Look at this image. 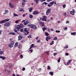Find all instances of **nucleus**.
<instances>
[{
    "mask_svg": "<svg viewBox=\"0 0 76 76\" xmlns=\"http://www.w3.org/2000/svg\"><path fill=\"white\" fill-rule=\"evenodd\" d=\"M20 26H20L21 28H23V24L22 23H21L20 24Z\"/></svg>",
    "mask_w": 76,
    "mask_h": 76,
    "instance_id": "30",
    "label": "nucleus"
},
{
    "mask_svg": "<svg viewBox=\"0 0 76 76\" xmlns=\"http://www.w3.org/2000/svg\"><path fill=\"white\" fill-rule=\"evenodd\" d=\"M56 32H60V30H56Z\"/></svg>",
    "mask_w": 76,
    "mask_h": 76,
    "instance_id": "48",
    "label": "nucleus"
},
{
    "mask_svg": "<svg viewBox=\"0 0 76 76\" xmlns=\"http://www.w3.org/2000/svg\"><path fill=\"white\" fill-rule=\"evenodd\" d=\"M8 35H16V33L15 32H10L8 34Z\"/></svg>",
    "mask_w": 76,
    "mask_h": 76,
    "instance_id": "14",
    "label": "nucleus"
},
{
    "mask_svg": "<svg viewBox=\"0 0 76 76\" xmlns=\"http://www.w3.org/2000/svg\"><path fill=\"white\" fill-rule=\"evenodd\" d=\"M7 73H8V74H9L10 72V71H9L8 70H7Z\"/></svg>",
    "mask_w": 76,
    "mask_h": 76,
    "instance_id": "41",
    "label": "nucleus"
},
{
    "mask_svg": "<svg viewBox=\"0 0 76 76\" xmlns=\"http://www.w3.org/2000/svg\"><path fill=\"white\" fill-rule=\"evenodd\" d=\"M34 66L31 67V70H33V69H34Z\"/></svg>",
    "mask_w": 76,
    "mask_h": 76,
    "instance_id": "60",
    "label": "nucleus"
},
{
    "mask_svg": "<svg viewBox=\"0 0 76 76\" xmlns=\"http://www.w3.org/2000/svg\"><path fill=\"white\" fill-rule=\"evenodd\" d=\"M54 1H52L49 3V4H51V6H53L54 4Z\"/></svg>",
    "mask_w": 76,
    "mask_h": 76,
    "instance_id": "20",
    "label": "nucleus"
},
{
    "mask_svg": "<svg viewBox=\"0 0 76 76\" xmlns=\"http://www.w3.org/2000/svg\"><path fill=\"white\" fill-rule=\"evenodd\" d=\"M28 38H31L32 37H31V35H29L28 36Z\"/></svg>",
    "mask_w": 76,
    "mask_h": 76,
    "instance_id": "43",
    "label": "nucleus"
},
{
    "mask_svg": "<svg viewBox=\"0 0 76 76\" xmlns=\"http://www.w3.org/2000/svg\"><path fill=\"white\" fill-rule=\"evenodd\" d=\"M40 42V40H39L37 41V42Z\"/></svg>",
    "mask_w": 76,
    "mask_h": 76,
    "instance_id": "64",
    "label": "nucleus"
},
{
    "mask_svg": "<svg viewBox=\"0 0 76 76\" xmlns=\"http://www.w3.org/2000/svg\"><path fill=\"white\" fill-rule=\"evenodd\" d=\"M20 57L21 58H23V55H21Z\"/></svg>",
    "mask_w": 76,
    "mask_h": 76,
    "instance_id": "51",
    "label": "nucleus"
},
{
    "mask_svg": "<svg viewBox=\"0 0 76 76\" xmlns=\"http://www.w3.org/2000/svg\"><path fill=\"white\" fill-rule=\"evenodd\" d=\"M56 6H59V4L58 3H57L56 4Z\"/></svg>",
    "mask_w": 76,
    "mask_h": 76,
    "instance_id": "47",
    "label": "nucleus"
},
{
    "mask_svg": "<svg viewBox=\"0 0 76 76\" xmlns=\"http://www.w3.org/2000/svg\"><path fill=\"white\" fill-rule=\"evenodd\" d=\"M65 55L67 56H69V54L67 53H65Z\"/></svg>",
    "mask_w": 76,
    "mask_h": 76,
    "instance_id": "54",
    "label": "nucleus"
},
{
    "mask_svg": "<svg viewBox=\"0 0 76 76\" xmlns=\"http://www.w3.org/2000/svg\"><path fill=\"white\" fill-rule=\"evenodd\" d=\"M5 23L4 20H2L0 21V23L1 24H2V23Z\"/></svg>",
    "mask_w": 76,
    "mask_h": 76,
    "instance_id": "18",
    "label": "nucleus"
},
{
    "mask_svg": "<svg viewBox=\"0 0 76 76\" xmlns=\"http://www.w3.org/2000/svg\"><path fill=\"white\" fill-rule=\"evenodd\" d=\"M72 61V60H70L68 61V62H69V63H70V62Z\"/></svg>",
    "mask_w": 76,
    "mask_h": 76,
    "instance_id": "53",
    "label": "nucleus"
},
{
    "mask_svg": "<svg viewBox=\"0 0 76 76\" xmlns=\"http://www.w3.org/2000/svg\"><path fill=\"white\" fill-rule=\"evenodd\" d=\"M48 39H51V37H46V41H48Z\"/></svg>",
    "mask_w": 76,
    "mask_h": 76,
    "instance_id": "12",
    "label": "nucleus"
},
{
    "mask_svg": "<svg viewBox=\"0 0 76 76\" xmlns=\"http://www.w3.org/2000/svg\"><path fill=\"white\" fill-rule=\"evenodd\" d=\"M42 29L43 30V32H45V30L47 29V27L43 28H42Z\"/></svg>",
    "mask_w": 76,
    "mask_h": 76,
    "instance_id": "21",
    "label": "nucleus"
},
{
    "mask_svg": "<svg viewBox=\"0 0 76 76\" xmlns=\"http://www.w3.org/2000/svg\"><path fill=\"white\" fill-rule=\"evenodd\" d=\"M3 52H4V51H0V54H1V55H2V54H3Z\"/></svg>",
    "mask_w": 76,
    "mask_h": 76,
    "instance_id": "32",
    "label": "nucleus"
},
{
    "mask_svg": "<svg viewBox=\"0 0 76 76\" xmlns=\"http://www.w3.org/2000/svg\"><path fill=\"white\" fill-rule=\"evenodd\" d=\"M44 4H45V5H47V4H48V3L45 2H44Z\"/></svg>",
    "mask_w": 76,
    "mask_h": 76,
    "instance_id": "57",
    "label": "nucleus"
},
{
    "mask_svg": "<svg viewBox=\"0 0 76 76\" xmlns=\"http://www.w3.org/2000/svg\"><path fill=\"white\" fill-rule=\"evenodd\" d=\"M34 44H32L31 46L29 48V50H31L32 48V47H34Z\"/></svg>",
    "mask_w": 76,
    "mask_h": 76,
    "instance_id": "24",
    "label": "nucleus"
},
{
    "mask_svg": "<svg viewBox=\"0 0 76 76\" xmlns=\"http://www.w3.org/2000/svg\"><path fill=\"white\" fill-rule=\"evenodd\" d=\"M0 58H2V60H4L6 59V57L4 56H0Z\"/></svg>",
    "mask_w": 76,
    "mask_h": 76,
    "instance_id": "15",
    "label": "nucleus"
},
{
    "mask_svg": "<svg viewBox=\"0 0 76 76\" xmlns=\"http://www.w3.org/2000/svg\"><path fill=\"white\" fill-rule=\"evenodd\" d=\"M34 1L36 2L37 4L38 3V2L39 1V0H34Z\"/></svg>",
    "mask_w": 76,
    "mask_h": 76,
    "instance_id": "27",
    "label": "nucleus"
},
{
    "mask_svg": "<svg viewBox=\"0 0 76 76\" xmlns=\"http://www.w3.org/2000/svg\"><path fill=\"white\" fill-rule=\"evenodd\" d=\"M4 26H7L8 27L10 25V23L8 22L6 23H5L4 24Z\"/></svg>",
    "mask_w": 76,
    "mask_h": 76,
    "instance_id": "3",
    "label": "nucleus"
},
{
    "mask_svg": "<svg viewBox=\"0 0 76 76\" xmlns=\"http://www.w3.org/2000/svg\"><path fill=\"white\" fill-rule=\"evenodd\" d=\"M56 54H57L56 53H54L53 54V55L54 56H56Z\"/></svg>",
    "mask_w": 76,
    "mask_h": 76,
    "instance_id": "59",
    "label": "nucleus"
},
{
    "mask_svg": "<svg viewBox=\"0 0 76 76\" xmlns=\"http://www.w3.org/2000/svg\"><path fill=\"white\" fill-rule=\"evenodd\" d=\"M48 7H51V6H52L51 5H50L49 4H48Z\"/></svg>",
    "mask_w": 76,
    "mask_h": 76,
    "instance_id": "58",
    "label": "nucleus"
},
{
    "mask_svg": "<svg viewBox=\"0 0 76 76\" xmlns=\"http://www.w3.org/2000/svg\"><path fill=\"white\" fill-rule=\"evenodd\" d=\"M24 41V39H23V40H21V43H23Z\"/></svg>",
    "mask_w": 76,
    "mask_h": 76,
    "instance_id": "56",
    "label": "nucleus"
},
{
    "mask_svg": "<svg viewBox=\"0 0 76 76\" xmlns=\"http://www.w3.org/2000/svg\"><path fill=\"white\" fill-rule=\"evenodd\" d=\"M60 59H61V58L59 57L58 60V63H60Z\"/></svg>",
    "mask_w": 76,
    "mask_h": 76,
    "instance_id": "31",
    "label": "nucleus"
},
{
    "mask_svg": "<svg viewBox=\"0 0 76 76\" xmlns=\"http://www.w3.org/2000/svg\"><path fill=\"white\" fill-rule=\"evenodd\" d=\"M23 71H24V70H25V67H23L22 69Z\"/></svg>",
    "mask_w": 76,
    "mask_h": 76,
    "instance_id": "49",
    "label": "nucleus"
},
{
    "mask_svg": "<svg viewBox=\"0 0 76 76\" xmlns=\"http://www.w3.org/2000/svg\"><path fill=\"white\" fill-rule=\"evenodd\" d=\"M67 29V27H65L64 28V30H65V31H66Z\"/></svg>",
    "mask_w": 76,
    "mask_h": 76,
    "instance_id": "52",
    "label": "nucleus"
},
{
    "mask_svg": "<svg viewBox=\"0 0 76 76\" xmlns=\"http://www.w3.org/2000/svg\"><path fill=\"white\" fill-rule=\"evenodd\" d=\"M39 25L41 26H44V23H42V22L40 21L39 22Z\"/></svg>",
    "mask_w": 76,
    "mask_h": 76,
    "instance_id": "11",
    "label": "nucleus"
},
{
    "mask_svg": "<svg viewBox=\"0 0 76 76\" xmlns=\"http://www.w3.org/2000/svg\"><path fill=\"white\" fill-rule=\"evenodd\" d=\"M18 46V42H16L15 44L14 47H17Z\"/></svg>",
    "mask_w": 76,
    "mask_h": 76,
    "instance_id": "26",
    "label": "nucleus"
},
{
    "mask_svg": "<svg viewBox=\"0 0 76 76\" xmlns=\"http://www.w3.org/2000/svg\"><path fill=\"white\" fill-rule=\"evenodd\" d=\"M32 8H31L29 9V12H31L32 11Z\"/></svg>",
    "mask_w": 76,
    "mask_h": 76,
    "instance_id": "29",
    "label": "nucleus"
},
{
    "mask_svg": "<svg viewBox=\"0 0 76 76\" xmlns=\"http://www.w3.org/2000/svg\"><path fill=\"white\" fill-rule=\"evenodd\" d=\"M39 13V12L37 11L36 10L35 11H34V12H33V15H37V14H38Z\"/></svg>",
    "mask_w": 76,
    "mask_h": 76,
    "instance_id": "13",
    "label": "nucleus"
},
{
    "mask_svg": "<svg viewBox=\"0 0 76 76\" xmlns=\"http://www.w3.org/2000/svg\"><path fill=\"white\" fill-rule=\"evenodd\" d=\"M51 69V67H50V66H48V68H47V69L48 70H50Z\"/></svg>",
    "mask_w": 76,
    "mask_h": 76,
    "instance_id": "33",
    "label": "nucleus"
},
{
    "mask_svg": "<svg viewBox=\"0 0 76 76\" xmlns=\"http://www.w3.org/2000/svg\"><path fill=\"white\" fill-rule=\"evenodd\" d=\"M29 29L28 28H24V32H27V34H29Z\"/></svg>",
    "mask_w": 76,
    "mask_h": 76,
    "instance_id": "5",
    "label": "nucleus"
},
{
    "mask_svg": "<svg viewBox=\"0 0 76 76\" xmlns=\"http://www.w3.org/2000/svg\"><path fill=\"white\" fill-rule=\"evenodd\" d=\"M27 26H29L31 28H32L34 30H36L37 29V26L34 24H28L27 25Z\"/></svg>",
    "mask_w": 76,
    "mask_h": 76,
    "instance_id": "1",
    "label": "nucleus"
},
{
    "mask_svg": "<svg viewBox=\"0 0 76 76\" xmlns=\"http://www.w3.org/2000/svg\"><path fill=\"white\" fill-rule=\"evenodd\" d=\"M9 12V11L7 10H5V13H4V15H6V14H7V13Z\"/></svg>",
    "mask_w": 76,
    "mask_h": 76,
    "instance_id": "17",
    "label": "nucleus"
},
{
    "mask_svg": "<svg viewBox=\"0 0 76 76\" xmlns=\"http://www.w3.org/2000/svg\"><path fill=\"white\" fill-rule=\"evenodd\" d=\"M50 75H51L52 76H53L54 74L53 73V72H50L49 73Z\"/></svg>",
    "mask_w": 76,
    "mask_h": 76,
    "instance_id": "25",
    "label": "nucleus"
},
{
    "mask_svg": "<svg viewBox=\"0 0 76 76\" xmlns=\"http://www.w3.org/2000/svg\"><path fill=\"white\" fill-rule=\"evenodd\" d=\"M66 4H63L62 6L63 8H65V7H66Z\"/></svg>",
    "mask_w": 76,
    "mask_h": 76,
    "instance_id": "38",
    "label": "nucleus"
},
{
    "mask_svg": "<svg viewBox=\"0 0 76 76\" xmlns=\"http://www.w3.org/2000/svg\"><path fill=\"white\" fill-rule=\"evenodd\" d=\"M21 47V44H19L18 46V48H20Z\"/></svg>",
    "mask_w": 76,
    "mask_h": 76,
    "instance_id": "28",
    "label": "nucleus"
},
{
    "mask_svg": "<svg viewBox=\"0 0 76 76\" xmlns=\"http://www.w3.org/2000/svg\"><path fill=\"white\" fill-rule=\"evenodd\" d=\"M42 69H41V68H39V69H38V71L39 72H41V71H42Z\"/></svg>",
    "mask_w": 76,
    "mask_h": 76,
    "instance_id": "42",
    "label": "nucleus"
},
{
    "mask_svg": "<svg viewBox=\"0 0 76 76\" xmlns=\"http://www.w3.org/2000/svg\"><path fill=\"white\" fill-rule=\"evenodd\" d=\"M9 5L11 8H13V5H12V4L10 2L9 3Z\"/></svg>",
    "mask_w": 76,
    "mask_h": 76,
    "instance_id": "19",
    "label": "nucleus"
},
{
    "mask_svg": "<svg viewBox=\"0 0 76 76\" xmlns=\"http://www.w3.org/2000/svg\"><path fill=\"white\" fill-rule=\"evenodd\" d=\"M40 20H41L43 21V18H40Z\"/></svg>",
    "mask_w": 76,
    "mask_h": 76,
    "instance_id": "62",
    "label": "nucleus"
},
{
    "mask_svg": "<svg viewBox=\"0 0 76 76\" xmlns=\"http://www.w3.org/2000/svg\"><path fill=\"white\" fill-rule=\"evenodd\" d=\"M71 34V35H76V32H74L73 33H72Z\"/></svg>",
    "mask_w": 76,
    "mask_h": 76,
    "instance_id": "35",
    "label": "nucleus"
},
{
    "mask_svg": "<svg viewBox=\"0 0 76 76\" xmlns=\"http://www.w3.org/2000/svg\"><path fill=\"white\" fill-rule=\"evenodd\" d=\"M20 32H23V29H22L21 30H20Z\"/></svg>",
    "mask_w": 76,
    "mask_h": 76,
    "instance_id": "46",
    "label": "nucleus"
},
{
    "mask_svg": "<svg viewBox=\"0 0 76 76\" xmlns=\"http://www.w3.org/2000/svg\"><path fill=\"white\" fill-rule=\"evenodd\" d=\"M20 20H17L16 21H15V23H18V22H19V21H20Z\"/></svg>",
    "mask_w": 76,
    "mask_h": 76,
    "instance_id": "37",
    "label": "nucleus"
},
{
    "mask_svg": "<svg viewBox=\"0 0 76 76\" xmlns=\"http://www.w3.org/2000/svg\"><path fill=\"white\" fill-rule=\"evenodd\" d=\"M41 2H42V1H45V0H40Z\"/></svg>",
    "mask_w": 76,
    "mask_h": 76,
    "instance_id": "55",
    "label": "nucleus"
},
{
    "mask_svg": "<svg viewBox=\"0 0 76 76\" xmlns=\"http://www.w3.org/2000/svg\"><path fill=\"white\" fill-rule=\"evenodd\" d=\"M42 18H43V21H45V22L47 21V19H46L47 18V17L45 15H44Z\"/></svg>",
    "mask_w": 76,
    "mask_h": 76,
    "instance_id": "7",
    "label": "nucleus"
},
{
    "mask_svg": "<svg viewBox=\"0 0 76 76\" xmlns=\"http://www.w3.org/2000/svg\"><path fill=\"white\" fill-rule=\"evenodd\" d=\"M57 37H55L53 39V40H57Z\"/></svg>",
    "mask_w": 76,
    "mask_h": 76,
    "instance_id": "36",
    "label": "nucleus"
},
{
    "mask_svg": "<svg viewBox=\"0 0 76 76\" xmlns=\"http://www.w3.org/2000/svg\"><path fill=\"white\" fill-rule=\"evenodd\" d=\"M51 9H49L47 10L46 11V15H48V14H50L51 13Z\"/></svg>",
    "mask_w": 76,
    "mask_h": 76,
    "instance_id": "4",
    "label": "nucleus"
},
{
    "mask_svg": "<svg viewBox=\"0 0 76 76\" xmlns=\"http://www.w3.org/2000/svg\"><path fill=\"white\" fill-rule=\"evenodd\" d=\"M75 10H73V11H72L70 12V14L71 15H75Z\"/></svg>",
    "mask_w": 76,
    "mask_h": 76,
    "instance_id": "9",
    "label": "nucleus"
},
{
    "mask_svg": "<svg viewBox=\"0 0 76 76\" xmlns=\"http://www.w3.org/2000/svg\"><path fill=\"white\" fill-rule=\"evenodd\" d=\"M45 35L46 36H48V35H49V34H48V33L46 32L45 33Z\"/></svg>",
    "mask_w": 76,
    "mask_h": 76,
    "instance_id": "40",
    "label": "nucleus"
},
{
    "mask_svg": "<svg viewBox=\"0 0 76 76\" xmlns=\"http://www.w3.org/2000/svg\"><path fill=\"white\" fill-rule=\"evenodd\" d=\"M18 30H16L15 28L14 29V31L15 32V33H17L18 34H19V33L18 32Z\"/></svg>",
    "mask_w": 76,
    "mask_h": 76,
    "instance_id": "16",
    "label": "nucleus"
},
{
    "mask_svg": "<svg viewBox=\"0 0 76 76\" xmlns=\"http://www.w3.org/2000/svg\"><path fill=\"white\" fill-rule=\"evenodd\" d=\"M14 16H18V15H17L16 14L14 13Z\"/></svg>",
    "mask_w": 76,
    "mask_h": 76,
    "instance_id": "45",
    "label": "nucleus"
},
{
    "mask_svg": "<svg viewBox=\"0 0 76 76\" xmlns=\"http://www.w3.org/2000/svg\"><path fill=\"white\" fill-rule=\"evenodd\" d=\"M25 22V20H23L21 22V23H23V22Z\"/></svg>",
    "mask_w": 76,
    "mask_h": 76,
    "instance_id": "50",
    "label": "nucleus"
},
{
    "mask_svg": "<svg viewBox=\"0 0 76 76\" xmlns=\"http://www.w3.org/2000/svg\"><path fill=\"white\" fill-rule=\"evenodd\" d=\"M29 16V18L31 19H32V18H33V15H32V14H30Z\"/></svg>",
    "mask_w": 76,
    "mask_h": 76,
    "instance_id": "22",
    "label": "nucleus"
},
{
    "mask_svg": "<svg viewBox=\"0 0 76 76\" xmlns=\"http://www.w3.org/2000/svg\"><path fill=\"white\" fill-rule=\"evenodd\" d=\"M29 51L30 52H31V53H32V52H33V50L32 49L30 50Z\"/></svg>",
    "mask_w": 76,
    "mask_h": 76,
    "instance_id": "44",
    "label": "nucleus"
},
{
    "mask_svg": "<svg viewBox=\"0 0 76 76\" xmlns=\"http://www.w3.org/2000/svg\"><path fill=\"white\" fill-rule=\"evenodd\" d=\"M50 45H53V44H54V41H52L51 42H50Z\"/></svg>",
    "mask_w": 76,
    "mask_h": 76,
    "instance_id": "34",
    "label": "nucleus"
},
{
    "mask_svg": "<svg viewBox=\"0 0 76 76\" xmlns=\"http://www.w3.org/2000/svg\"><path fill=\"white\" fill-rule=\"evenodd\" d=\"M18 40H21V39H22V38H23V36L21 35H20L18 36Z\"/></svg>",
    "mask_w": 76,
    "mask_h": 76,
    "instance_id": "10",
    "label": "nucleus"
},
{
    "mask_svg": "<svg viewBox=\"0 0 76 76\" xmlns=\"http://www.w3.org/2000/svg\"><path fill=\"white\" fill-rule=\"evenodd\" d=\"M69 23V21L68 20L66 21V23Z\"/></svg>",
    "mask_w": 76,
    "mask_h": 76,
    "instance_id": "63",
    "label": "nucleus"
},
{
    "mask_svg": "<svg viewBox=\"0 0 76 76\" xmlns=\"http://www.w3.org/2000/svg\"><path fill=\"white\" fill-rule=\"evenodd\" d=\"M10 20V19H5V20H4L5 23L6 22H8L9 20Z\"/></svg>",
    "mask_w": 76,
    "mask_h": 76,
    "instance_id": "23",
    "label": "nucleus"
},
{
    "mask_svg": "<svg viewBox=\"0 0 76 76\" xmlns=\"http://www.w3.org/2000/svg\"><path fill=\"white\" fill-rule=\"evenodd\" d=\"M22 7H24V6H25V4H22Z\"/></svg>",
    "mask_w": 76,
    "mask_h": 76,
    "instance_id": "61",
    "label": "nucleus"
},
{
    "mask_svg": "<svg viewBox=\"0 0 76 76\" xmlns=\"http://www.w3.org/2000/svg\"><path fill=\"white\" fill-rule=\"evenodd\" d=\"M31 23V21H29V20H27L23 24L24 25H28V23Z\"/></svg>",
    "mask_w": 76,
    "mask_h": 76,
    "instance_id": "6",
    "label": "nucleus"
},
{
    "mask_svg": "<svg viewBox=\"0 0 76 76\" xmlns=\"http://www.w3.org/2000/svg\"><path fill=\"white\" fill-rule=\"evenodd\" d=\"M16 28L18 31H19L20 28H21V27L20 26V25H18L17 26Z\"/></svg>",
    "mask_w": 76,
    "mask_h": 76,
    "instance_id": "8",
    "label": "nucleus"
},
{
    "mask_svg": "<svg viewBox=\"0 0 76 76\" xmlns=\"http://www.w3.org/2000/svg\"><path fill=\"white\" fill-rule=\"evenodd\" d=\"M14 45V41H12L10 44H8V47H10V48H12V47H13V45Z\"/></svg>",
    "mask_w": 76,
    "mask_h": 76,
    "instance_id": "2",
    "label": "nucleus"
},
{
    "mask_svg": "<svg viewBox=\"0 0 76 76\" xmlns=\"http://www.w3.org/2000/svg\"><path fill=\"white\" fill-rule=\"evenodd\" d=\"M23 11V9L22 8L19 10V11H20V12H22Z\"/></svg>",
    "mask_w": 76,
    "mask_h": 76,
    "instance_id": "39",
    "label": "nucleus"
}]
</instances>
